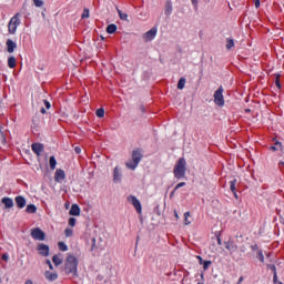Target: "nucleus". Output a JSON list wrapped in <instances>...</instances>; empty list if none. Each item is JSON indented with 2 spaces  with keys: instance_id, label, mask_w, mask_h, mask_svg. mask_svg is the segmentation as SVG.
Here are the masks:
<instances>
[{
  "instance_id": "f257e3e1",
  "label": "nucleus",
  "mask_w": 284,
  "mask_h": 284,
  "mask_svg": "<svg viewBox=\"0 0 284 284\" xmlns=\"http://www.w3.org/2000/svg\"><path fill=\"white\" fill-rule=\"evenodd\" d=\"M186 165H187V162L185 161V158H180L178 160L173 169V174L175 179H183V176H185V172H187Z\"/></svg>"
},
{
  "instance_id": "f03ea898",
  "label": "nucleus",
  "mask_w": 284,
  "mask_h": 284,
  "mask_svg": "<svg viewBox=\"0 0 284 284\" xmlns=\"http://www.w3.org/2000/svg\"><path fill=\"white\" fill-rule=\"evenodd\" d=\"M142 159L143 153H141V150H133L132 158L125 163V165L129 170H134L135 168H139V163H141Z\"/></svg>"
},
{
  "instance_id": "7ed1b4c3",
  "label": "nucleus",
  "mask_w": 284,
  "mask_h": 284,
  "mask_svg": "<svg viewBox=\"0 0 284 284\" xmlns=\"http://www.w3.org/2000/svg\"><path fill=\"white\" fill-rule=\"evenodd\" d=\"M79 265V260L74 255H68L65 260V272L68 274L77 275V267Z\"/></svg>"
},
{
  "instance_id": "20e7f679",
  "label": "nucleus",
  "mask_w": 284,
  "mask_h": 284,
  "mask_svg": "<svg viewBox=\"0 0 284 284\" xmlns=\"http://www.w3.org/2000/svg\"><path fill=\"white\" fill-rule=\"evenodd\" d=\"M223 87H220L213 94L215 105L223 108L225 105V98H223Z\"/></svg>"
},
{
  "instance_id": "39448f33",
  "label": "nucleus",
  "mask_w": 284,
  "mask_h": 284,
  "mask_svg": "<svg viewBox=\"0 0 284 284\" xmlns=\"http://www.w3.org/2000/svg\"><path fill=\"white\" fill-rule=\"evenodd\" d=\"M126 201L129 203H131V205H133V207L135 209V211L138 212V214H141V212H143V206H141V201H139V199H136V196L134 195H129L126 197Z\"/></svg>"
},
{
  "instance_id": "423d86ee",
  "label": "nucleus",
  "mask_w": 284,
  "mask_h": 284,
  "mask_svg": "<svg viewBox=\"0 0 284 284\" xmlns=\"http://www.w3.org/2000/svg\"><path fill=\"white\" fill-rule=\"evenodd\" d=\"M21 22L19 21V13L16 14L11 20L9 21L8 29L10 34H14L17 32V28H19V24Z\"/></svg>"
},
{
  "instance_id": "0eeeda50",
  "label": "nucleus",
  "mask_w": 284,
  "mask_h": 284,
  "mask_svg": "<svg viewBox=\"0 0 284 284\" xmlns=\"http://www.w3.org/2000/svg\"><path fill=\"white\" fill-rule=\"evenodd\" d=\"M156 32H158L156 28H152L151 30H149L142 36L143 41H145V43H150V41H154V39L156 38Z\"/></svg>"
},
{
  "instance_id": "6e6552de",
  "label": "nucleus",
  "mask_w": 284,
  "mask_h": 284,
  "mask_svg": "<svg viewBox=\"0 0 284 284\" xmlns=\"http://www.w3.org/2000/svg\"><path fill=\"white\" fill-rule=\"evenodd\" d=\"M31 236L36 241H45V233L39 227L31 230Z\"/></svg>"
},
{
  "instance_id": "1a4fd4ad",
  "label": "nucleus",
  "mask_w": 284,
  "mask_h": 284,
  "mask_svg": "<svg viewBox=\"0 0 284 284\" xmlns=\"http://www.w3.org/2000/svg\"><path fill=\"white\" fill-rule=\"evenodd\" d=\"M224 245L230 251V254H234L239 250V245L233 239H229V241L224 242Z\"/></svg>"
},
{
  "instance_id": "9d476101",
  "label": "nucleus",
  "mask_w": 284,
  "mask_h": 284,
  "mask_svg": "<svg viewBox=\"0 0 284 284\" xmlns=\"http://www.w3.org/2000/svg\"><path fill=\"white\" fill-rule=\"evenodd\" d=\"M123 178V174L121 172V168L115 166L113 170V182L114 183H121V179Z\"/></svg>"
},
{
  "instance_id": "9b49d317",
  "label": "nucleus",
  "mask_w": 284,
  "mask_h": 284,
  "mask_svg": "<svg viewBox=\"0 0 284 284\" xmlns=\"http://www.w3.org/2000/svg\"><path fill=\"white\" fill-rule=\"evenodd\" d=\"M38 252L41 256H50V246L45 244H39Z\"/></svg>"
},
{
  "instance_id": "f8f14e48",
  "label": "nucleus",
  "mask_w": 284,
  "mask_h": 284,
  "mask_svg": "<svg viewBox=\"0 0 284 284\" xmlns=\"http://www.w3.org/2000/svg\"><path fill=\"white\" fill-rule=\"evenodd\" d=\"M64 180H65V171H63L61 169H57L55 174H54V181L57 183H61Z\"/></svg>"
},
{
  "instance_id": "ddd939ff",
  "label": "nucleus",
  "mask_w": 284,
  "mask_h": 284,
  "mask_svg": "<svg viewBox=\"0 0 284 284\" xmlns=\"http://www.w3.org/2000/svg\"><path fill=\"white\" fill-rule=\"evenodd\" d=\"M31 150H32V152H34V154H37V156H41V152H43V144L33 143L31 145Z\"/></svg>"
},
{
  "instance_id": "4468645a",
  "label": "nucleus",
  "mask_w": 284,
  "mask_h": 284,
  "mask_svg": "<svg viewBox=\"0 0 284 284\" xmlns=\"http://www.w3.org/2000/svg\"><path fill=\"white\" fill-rule=\"evenodd\" d=\"M16 204L19 210H23L26 207V197L21 195L16 196Z\"/></svg>"
},
{
  "instance_id": "2eb2a0df",
  "label": "nucleus",
  "mask_w": 284,
  "mask_h": 284,
  "mask_svg": "<svg viewBox=\"0 0 284 284\" xmlns=\"http://www.w3.org/2000/svg\"><path fill=\"white\" fill-rule=\"evenodd\" d=\"M69 214L71 216H80L81 215V209L77 204H72Z\"/></svg>"
},
{
  "instance_id": "dca6fc26",
  "label": "nucleus",
  "mask_w": 284,
  "mask_h": 284,
  "mask_svg": "<svg viewBox=\"0 0 284 284\" xmlns=\"http://www.w3.org/2000/svg\"><path fill=\"white\" fill-rule=\"evenodd\" d=\"M1 202L4 204V207H7V210H10V207H14V201H12L11 197H3Z\"/></svg>"
},
{
  "instance_id": "f3484780",
  "label": "nucleus",
  "mask_w": 284,
  "mask_h": 284,
  "mask_svg": "<svg viewBox=\"0 0 284 284\" xmlns=\"http://www.w3.org/2000/svg\"><path fill=\"white\" fill-rule=\"evenodd\" d=\"M7 48H8V52L12 54V52H14V50L17 49V43L9 39L7 40Z\"/></svg>"
},
{
  "instance_id": "a211bd4d",
  "label": "nucleus",
  "mask_w": 284,
  "mask_h": 284,
  "mask_svg": "<svg viewBox=\"0 0 284 284\" xmlns=\"http://www.w3.org/2000/svg\"><path fill=\"white\" fill-rule=\"evenodd\" d=\"M44 276H45L47 281H57V278H59V275L57 273H52L50 271H47L44 273Z\"/></svg>"
},
{
  "instance_id": "6ab92c4d",
  "label": "nucleus",
  "mask_w": 284,
  "mask_h": 284,
  "mask_svg": "<svg viewBox=\"0 0 284 284\" xmlns=\"http://www.w3.org/2000/svg\"><path fill=\"white\" fill-rule=\"evenodd\" d=\"M52 262L54 263L55 266H59L63 263V257L61 256V254L53 255Z\"/></svg>"
},
{
  "instance_id": "aec40b11",
  "label": "nucleus",
  "mask_w": 284,
  "mask_h": 284,
  "mask_svg": "<svg viewBox=\"0 0 284 284\" xmlns=\"http://www.w3.org/2000/svg\"><path fill=\"white\" fill-rule=\"evenodd\" d=\"M49 165L51 170H57V159L54 158V155L50 156Z\"/></svg>"
},
{
  "instance_id": "412c9836",
  "label": "nucleus",
  "mask_w": 284,
  "mask_h": 284,
  "mask_svg": "<svg viewBox=\"0 0 284 284\" xmlns=\"http://www.w3.org/2000/svg\"><path fill=\"white\" fill-rule=\"evenodd\" d=\"M26 212H27L28 214H34V213H37V206H36L34 204H29V205L27 206V209H26Z\"/></svg>"
},
{
  "instance_id": "4be33fe9",
  "label": "nucleus",
  "mask_w": 284,
  "mask_h": 284,
  "mask_svg": "<svg viewBox=\"0 0 284 284\" xmlns=\"http://www.w3.org/2000/svg\"><path fill=\"white\" fill-rule=\"evenodd\" d=\"M8 65H9V68H17V59L14 58V57H10L9 59H8Z\"/></svg>"
},
{
  "instance_id": "5701e85b",
  "label": "nucleus",
  "mask_w": 284,
  "mask_h": 284,
  "mask_svg": "<svg viewBox=\"0 0 284 284\" xmlns=\"http://www.w3.org/2000/svg\"><path fill=\"white\" fill-rule=\"evenodd\" d=\"M106 32L108 34H114V32H116V24H109L106 27Z\"/></svg>"
},
{
  "instance_id": "b1692460",
  "label": "nucleus",
  "mask_w": 284,
  "mask_h": 284,
  "mask_svg": "<svg viewBox=\"0 0 284 284\" xmlns=\"http://www.w3.org/2000/svg\"><path fill=\"white\" fill-rule=\"evenodd\" d=\"M186 80L185 78H181L178 82V90H183L185 88Z\"/></svg>"
},
{
  "instance_id": "393cba45",
  "label": "nucleus",
  "mask_w": 284,
  "mask_h": 284,
  "mask_svg": "<svg viewBox=\"0 0 284 284\" xmlns=\"http://www.w3.org/2000/svg\"><path fill=\"white\" fill-rule=\"evenodd\" d=\"M95 114H97V116H98L99 119H103V118L105 116V110H104L103 108L98 109V110L95 111Z\"/></svg>"
},
{
  "instance_id": "a878e982",
  "label": "nucleus",
  "mask_w": 284,
  "mask_h": 284,
  "mask_svg": "<svg viewBox=\"0 0 284 284\" xmlns=\"http://www.w3.org/2000/svg\"><path fill=\"white\" fill-rule=\"evenodd\" d=\"M165 14L168 17H170V14H172V3L171 2H166V6H165Z\"/></svg>"
},
{
  "instance_id": "bb28decb",
  "label": "nucleus",
  "mask_w": 284,
  "mask_h": 284,
  "mask_svg": "<svg viewBox=\"0 0 284 284\" xmlns=\"http://www.w3.org/2000/svg\"><path fill=\"white\" fill-rule=\"evenodd\" d=\"M118 14H119L121 21H129V20H128V13H123V11H121L120 9H118Z\"/></svg>"
},
{
  "instance_id": "cd10ccee",
  "label": "nucleus",
  "mask_w": 284,
  "mask_h": 284,
  "mask_svg": "<svg viewBox=\"0 0 284 284\" xmlns=\"http://www.w3.org/2000/svg\"><path fill=\"white\" fill-rule=\"evenodd\" d=\"M58 247L61 252H68V245L64 242H59Z\"/></svg>"
},
{
  "instance_id": "c85d7f7f",
  "label": "nucleus",
  "mask_w": 284,
  "mask_h": 284,
  "mask_svg": "<svg viewBox=\"0 0 284 284\" xmlns=\"http://www.w3.org/2000/svg\"><path fill=\"white\" fill-rule=\"evenodd\" d=\"M234 48V39L226 40V50H232Z\"/></svg>"
},
{
  "instance_id": "c756f323",
  "label": "nucleus",
  "mask_w": 284,
  "mask_h": 284,
  "mask_svg": "<svg viewBox=\"0 0 284 284\" xmlns=\"http://www.w3.org/2000/svg\"><path fill=\"white\" fill-rule=\"evenodd\" d=\"M230 190L231 192H236V179L230 182Z\"/></svg>"
},
{
  "instance_id": "7c9ffc66",
  "label": "nucleus",
  "mask_w": 284,
  "mask_h": 284,
  "mask_svg": "<svg viewBox=\"0 0 284 284\" xmlns=\"http://www.w3.org/2000/svg\"><path fill=\"white\" fill-rule=\"evenodd\" d=\"M257 258L261 261V263H265V255H263V251L257 252Z\"/></svg>"
},
{
  "instance_id": "2f4dec72",
  "label": "nucleus",
  "mask_w": 284,
  "mask_h": 284,
  "mask_svg": "<svg viewBox=\"0 0 284 284\" xmlns=\"http://www.w3.org/2000/svg\"><path fill=\"white\" fill-rule=\"evenodd\" d=\"M190 216V212L184 213V225H190L192 222L187 219Z\"/></svg>"
},
{
  "instance_id": "473e14b6",
  "label": "nucleus",
  "mask_w": 284,
  "mask_h": 284,
  "mask_svg": "<svg viewBox=\"0 0 284 284\" xmlns=\"http://www.w3.org/2000/svg\"><path fill=\"white\" fill-rule=\"evenodd\" d=\"M90 17V10L89 9H84L83 13H82V19H88Z\"/></svg>"
},
{
  "instance_id": "72a5a7b5",
  "label": "nucleus",
  "mask_w": 284,
  "mask_h": 284,
  "mask_svg": "<svg viewBox=\"0 0 284 284\" xmlns=\"http://www.w3.org/2000/svg\"><path fill=\"white\" fill-rule=\"evenodd\" d=\"M69 225H70V227H74V225H77V219L70 217L69 219Z\"/></svg>"
},
{
  "instance_id": "f704fd0d",
  "label": "nucleus",
  "mask_w": 284,
  "mask_h": 284,
  "mask_svg": "<svg viewBox=\"0 0 284 284\" xmlns=\"http://www.w3.org/2000/svg\"><path fill=\"white\" fill-rule=\"evenodd\" d=\"M64 234H65V236H67L68 239H70V236H72V234H73L72 229H65V230H64Z\"/></svg>"
},
{
  "instance_id": "c9c22d12",
  "label": "nucleus",
  "mask_w": 284,
  "mask_h": 284,
  "mask_svg": "<svg viewBox=\"0 0 284 284\" xmlns=\"http://www.w3.org/2000/svg\"><path fill=\"white\" fill-rule=\"evenodd\" d=\"M210 265H212L211 261H204L203 262V270H209Z\"/></svg>"
},
{
  "instance_id": "e433bc0d",
  "label": "nucleus",
  "mask_w": 284,
  "mask_h": 284,
  "mask_svg": "<svg viewBox=\"0 0 284 284\" xmlns=\"http://www.w3.org/2000/svg\"><path fill=\"white\" fill-rule=\"evenodd\" d=\"M33 2L37 8H41V6H43V0H33Z\"/></svg>"
},
{
  "instance_id": "4c0bfd02",
  "label": "nucleus",
  "mask_w": 284,
  "mask_h": 284,
  "mask_svg": "<svg viewBox=\"0 0 284 284\" xmlns=\"http://www.w3.org/2000/svg\"><path fill=\"white\" fill-rule=\"evenodd\" d=\"M275 145H276V146H271V150H272L273 152H276V150H278V148H282L281 142H276Z\"/></svg>"
},
{
  "instance_id": "58836bf2",
  "label": "nucleus",
  "mask_w": 284,
  "mask_h": 284,
  "mask_svg": "<svg viewBox=\"0 0 284 284\" xmlns=\"http://www.w3.org/2000/svg\"><path fill=\"white\" fill-rule=\"evenodd\" d=\"M251 250H252V252H257V253H258V251H261V248H258V244L251 245Z\"/></svg>"
},
{
  "instance_id": "ea45409f",
  "label": "nucleus",
  "mask_w": 284,
  "mask_h": 284,
  "mask_svg": "<svg viewBox=\"0 0 284 284\" xmlns=\"http://www.w3.org/2000/svg\"><path fill=\"white\" fill-rule=\"evenodd\" d=\"M268 270H272L273 274H276V266L274 264L267 265Z\"/></svg>"
},
{
  "instance_id": "a19ab883",
  "label": "nucleus",
  "mask_w": 284,
  "mask_h": 284,
  "mask_svg": "<svg viewBox=\"0 0 284 284\" xmlns=\"http://www.w3.org/2000/svg\"><path fill=\"white\" fill-rule=\"evenodd\" d=\"M180 187H185V182H180L179 184H176L175 186V191L179 190Z\"/></svg>"
},
{
  "instance_id": "79ce46f5",
  "label": "nucleus",
  "mask_w": 284,
  "mask_h": 284,
  "mask_svg": "<svg viewBox=\"0 0 284 284\" xmlns=\"http://www.w3.org/2000/svg\"><path fill=\"white\" fill-rule=\"evenodd\" d=\"M43 103H44L47 110H50V108H51L50 102L48 100H44Z\"/></svg>"
},
{
  "instance_id": "37998d69",
  "label": "nucleus",
  "mask_w": 284,
  "mask_h": 284,
  "mask_svg": "<svg viewBox=\"0 0 284 284\" xmlns=\"http://www.w3.org/2000/svg\"><path fill=\"white\" fill-rule=\"evenodd\" d=\"M45 263L49 265V270H54V266H52V262H50V260H47Z\"/></svg>"
},
{
  "instance_id": "c03bdc74",
  "label": "nucleus",
  "mask_w": 284,
  "mask_h": 284,
  "mask_svg": "<svg viewBox=\"0 0 284 284\" xmlns=\"http://www.w3.org/2000/svg\"><path fill=\"white\" fill-rule=\"evenodd\" d=\"M9 258H10V255H8V253H4L2 255V261H9Z\"/></svg>"
},
{
  "instance_id": "a18cd8bd",
  "label": "nucleus",
  "mask_w": 284,
  "mask_h": 284,
  "mask_svg": "<svg viewBox=\"0 0 284 284\" xmlns=\"http://www.w3.org/2000/svg\"><path fill=\"white\" fill-rule=\"evenodd\" d=\"M191 2L193 3L194 8L199 7V0H191Z\"/></svg>"
},
{
  "instance_id": "49530a36",
  "label": "nucleus",
  "mask_w": 284,
  "mask_h": 284,
  "mask_svg": "<svg viewBox=\"0 0 284 284\" xmlns=\"http://www.w3.org/2000/svg\"><path fill=\"white\" fill-rule=\"evenodd\" d=\"M240 252H242V253L247 252V247H245V245L241 246V247H240Z\"/></svg>"
},
{
  "instance_id": "de8ad7c7",
  "label": "nucleus",
  "mask_w": 284,
  "mask_h": 284,
  "mask_svg": "<svg viewBox=\"0 0 284 284\" xmlns=\"http://www.w3.org/2000/svg\"><path fill=\"white\" fill-rule=\"evenodd\" d=\"M255 8H261V0H255Z\"/></svg>"
},
{
  "instance_id": "09e8293b",
  "label": "nucleus",
  "mask_w": 284,
  "mask_h": 284,
  "mask_svg": "<svg viewBox=\"0 0 284 284\" xmlns=\"http://www.w3.org/2000/svg\"><path fill=\"white\" fill-rule=\"evenodd\" d=\"M278 165H280V170H281L282 172H284V162H280Z\"/></svg>"
},
{
  "instance_id": "8fccbe9b",
  "label": "nucleus",
  "mask_w": 284,
  "mask_h": 284,
  "mask_svg": "<svg viewBox=\"0 0 284 284\" xmlns=\"http://www.w3.org/2000/svg\"><path fill=\"white\" fill-rule=\"evenodd\" d=\"M74 151H75L77 154H81V148L75 146Z\"/></svg>"
},
{
  "instance_id": "3c124183",
  "label": "nucleus",
  "mask_w": 284,
  "mask_h": 284,
  "mask_svg": "<svg viewBox=\"0 0 284 284\" xmlns=\"http://www.w3.org/2000/svg\"><path fill=\"white\" fill-rule=\"evenodd\" d=\"M217 245H223V242L221 241V237H217Z\"/></svg>"
},
{
  "instance_id": "603ef678",
  "label": "nucleus",
  "mask_w": 284,
  "mask_h": 284,
  "mask_svg": "<svg viewBox=\"0 0 284 284\" xmlns=\"http://www.w3.org/2000/svg\"><path fill=\"white\" fill-rule=\"evenodd\" d=\"M174 216L175 219H179V212H176V210L174 211Z\"/></svg>"
},
{
  "instance_id": "864d4df0",
  "label": "nucleus",
  "mask_w": 284,
  "mask_h": 284,
  "mask_svg": "<svg viewBox=\"0 0 284 284\" xmlns=\"http://www.w3.org/2000/svg\"><path fill=\"white\" fill-rule=\"evenodd\" d=\"M40 112H41V114H45V109L42 108V109L40 110Z\"/></svg>"
},
{
  "instance_id": "5fc2aeb1",
  "label": "nucleus",
  "mask_w": 284,
  "mask_h": 284,
  "mask_svg": "<svg viewBox=\"0 0 284 284\" xmlns=\"http://www.w3.org/2000/svg\"><path fill=\"white\" fill-rule=\"evenodd\" d=\"M197 258H199L200 263L203 264V257L197 256Z\"/></svg>"
},
{
  "instance_id": "6e6d98bb",
  "label": "nucleus",
  "mask_w": 284,
  "mask_h": 284,
  "mask_svg": "<svg viewBox=\"0 0 284 284\" xmlns=\"http://www.w3.org/2000/svg\"><path fill=\"white\" fill-rule=\"evenodd\" d=\"M276 85L277 88H281V83L278 82V80H276Z\"/></svg>"
},
{
  "instance_id": "4d7b16f0",
  "label": "nucleus",
  "mask_w": 284,
  "mask_h": 284,
  "mask_svg": "<svg viewBox=\"0 0 284 284\" xmlns=\"http://www.w3.org/2000/svg\"><path fill=\"white\" fill-rule=\"evenodd\" d=\"M233 194L236 199H239V194H236V191H234Z\"/></svg>"
},
{
  "instance_id": "13d9d810",
  "label": "nucleus",
  "mask_w": 284,
  "mask_h": 284,
  "mask_svg": "<svg viewBox=\"0 0 284 284\" xmlns=\"http://www.w3.org/2000/svg\"><path fill=\"white\" fill-rule=\"evenodd\" d=\"M24 284H32V281L28 280Z\"/></svg>"
},
{
  "instance_id": "bf43d9fd",
  "label": "nucleus",
  "mask_w": 284,
  "mask_h": 284,
  "mask_svg": "<svg viewBox=\"0 0 284 284\" xmlns=\"http://www.w3.org/2000/svg\"><path fill=\"white\" fill-rule=\"evenodd\" d=\"M273 278H274V281H276V278H277V275H276V273H274V277H273Z\"/></svg>"
},
{
  "instance_id": "052dcab7",
  "label": "nucleus",
  "mask_w": 284,
  "mask_h": 284,
  "mask_svg": "<svg viewBox=\"0 0 284 284\" xmlns=\"http://www.w3.org/2000/svg\"><path fill=\"white\" fill-rule=\"evenodd\" d=\"M267 256L270 257V253L267 254Z\"/></svg>"
}]
</instances>
